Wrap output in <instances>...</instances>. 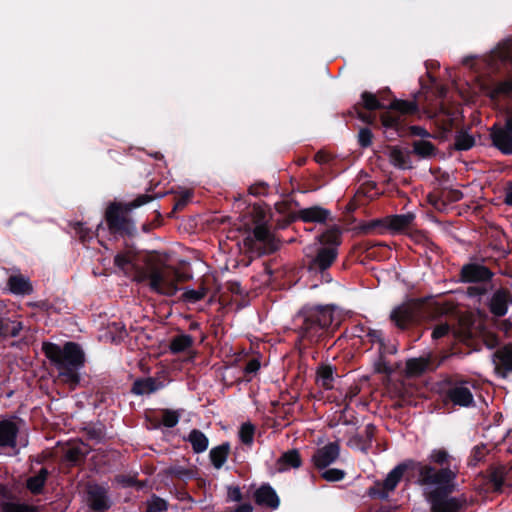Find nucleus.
I'll return each mask as SVG.
<instances>
[{
  "label": "nucleus",
  "mask_w": 512,
  "mask_h": 512,
  "mask_svg": "<svg viewBox=\"0 0 512 512\" xmlns=\"http://www.w3.org/2000/svg\"><path fill=\"white\" fill-rule=\"evenodd\" d=\"M368 337L371 339L372 342H378L382 344L383 338L382 332L380 330H371L368 333Z\"/></svg>",
  "instance_id": "8fccbe9b"
},
{
  "label": "nucleus",
  "mask_w": 512,
  "mask_h": 512,
  "mask_svg": "<svg viewBox=\"0 0 512 512\" xmlns=\"http://www.w3.org/2000/svg\"><path fill=\"white\" fill-rule=\"evenodd\" d=\"M329 212L321 207H310L299 212V218L304 222H325Z\"/></svg>",
  "instance_id": "aec40b11"
},
{
  "label": "nucleus",
  "mask_w": 512,
  "mask_h": 512,
  "mask_svg": "<svg viewBox=\"0 0 512 512\" xmlns=\"http://www.w3.org/2000/svg\"><path fill=\"white\" fill-rule=\"evenodd\" d=\"M428 460L430 463L443 466L442 468H450L458 472L456 466L451 467V460H453V457L444 448L433 449L428 456Z\"/></svg>",
  "instance_id": "412c9836"
},
{
  "label": "nucleus",
  "mask_w": 512,
  "mask_h": 512,
  "mask_svg": "<svg viewBox=\"0 0 512 512\" xmlns=\"http://www.w3.org/2000/svg\"><path fill=\"white\" fill-rule=\"evenodd\" d=\"M194 452L202 453L208 448V438L199 430H192L188 436Z\"/></svg>",
  "instance_id": "393cba45"
},
{
  "label": "nucleus",
  "mask_w": 512,
  "mask_h": 512,
  "mask_svg": "<svg viewBox=\"0 0 512 512\" xmlns=\"http://www.w3.org/2000/svg\"><path fill=\"white\" fill-rule=\"evenodd\" d=\"M255 500L259 505H265L272 509L279 506V498L270 486H261L255 493Z\"/></svg>",
  "instance_id": "a211bd4d"
},
{
  "label": "nucleus",
  "mask_w": 512,
  "mask_h": 512,
  "mask_svg": "<svg viewBox=\"0 0 512 512\" xmlns=\"http://www.w3.org/2000/svg\"><path fill=\"white\" fill-rule=\"evenodd\" d=\"M167 509L166 502L158 497H153L148 502L147 512H164Z\"/></svg>",
  "instance_id": "79ce46f5"
},
{
  "label": "nucleus",
  "mask_w": 512,
  "mask_h": 512,
  "mask_svg": "<svg viewBox=\"0 0 512 512\" xmlns=\"http://www.w3.org/2000/svg\"><path fill=\"white\" fill-rule=\"evenodd\" d=\"M389 159L396 167L402 169L410 167L407 153L399 148L394 147L389 150Z\"/></svg>",
  "instance_id": "bb28decb"
},
{
  "label": "nucleus",
  "mask_w": 512,
  "mask_h": 512,
  "mask_svg": "<svg viewBox=\"0 0 512 512\" xmlns=\"http://www.w3.org/2000/svg\"><path fill=\"white\" fill-rule=\"evenodd\" d=\"M420 462L408 461L403 464L396 466L393 470H391L387 477L384 480L383 486L387 491H392L395 489L400 479L402 478L405 470L410 469L413 471V476L417 479V470L413 467L412 464H419Z\"/></svg>",
  "instance_id": "ddd939ff"
},
{
  "label": "nucleus",
  "mask_w": 512,
  "mask_h": 512,
  "mask_svg": "<svg viewBox=\"0 0 512 512\" xmlns=\"http://www.w3.org/2000/svg\"><path fill=\"white\" fill-rule=\"evenodd\" d=\"M119 210L120 208L116 204L110 205L107 209L106 219L111 227H119L121 225V221L118 216Z\"/></svg>",
  "instance_id": "58836bf2"
},
{
  "label": "nucleus",
  "mask_w": 512,
  "mask_h": 512,
  "mask_svg": "<svg viewBox=\"0 0 512 512\" xmlns=\"http://www.w3.org/2000/svg\"><path fill=\"white\" fill-rule=\"evenodd\" d=\"M255 428L251 423H244L239 430V437L244 444H251L254 438Z\"/></svg>",
  "instance_id": "4c0bfd02"
},
{
  "label": "nucleus",
  "mask_w": 512,
  "mask_h": 512,
  "mask_svg": "<svg viewBox=\"0 0 512 512\" xmlns=\"http://www.w3.org/2000/svg\"><path fill=\"white\" fill-rule=\"evenodd\" d=\"M301 463L302 461L299 452L293 449L282 454L277 461V469L278 471L283 472L290 468H298L301 466Z\"/></svg>",
  "instance_id": "6ab92c4d"
},
{
  "label": "nucleus",
  "mask_w": 512,
  "mask_h": 512,
  "mask_svg": "<svg viewBox=\"0 0 512 512\" xmlns=\"http://www.w3.org/2000/svg\"><path fill=\"white\" fill-rule=\"evenodd\" d=\"M229 447L228 445H221L213 448L210 451V459L215 468L219 469L227 460Z\"/></svg>",
  "instance_id": "c85d7f7f"
},
{
  "label": "nucleus",
  "mask_w": 512,
  "mask_h": 512,
  "mask_svg": "<svg viewBox=\"0 0 512 512\" xmlns=\"http://www.w3.org/2000/svg\"><path fill=\"white\" fill-rule=\"evenodd\" d=\"M141 279L148 281L152 291L173 296L178 291V282L184 281L186 277L170 266L151 263L143 272Z\"/></svg>",
  "instance_id": "7ed1b4c3"
},
{
  "label": "nucleus",
  "mask_w": 512,
  "mask_h": 512,
  "mask_svg": "<svg viewBox=\"0 0 512 512\" xmlns=\"http://www.w3.org/2000/svg\"><path fill=\"white\" fill-rule=\"evenodd\" d=\"M376 370H377L378 372H386V371H387V369H386L385 367H384V368H381L380 366H378V367L376 368Z\"/></svg>",
  "instance_id": "052dcab7"
},
{
  "label": "nucleus",
  "mask_w": 512,
  "mask_h": 512,
  "mask_svg": "<svg viewBox=\"0 0 512 512\" xmlns=\"http://www.w3.org/2000/svg\"><path fill=\"white\" fill-rule=\"evenodd\" d=\"M46 357L57 368L59 376L73 386L79 383V369L84 364V354L80 347L72 342L60 347L54 343H43Z\"/></svg>",
  "instance_id": "f03ea898"
},
{
  "label": "nucleus",
  "mask_w": 512,
  "mask_h": 512,
  "mask_svg": "<svg viewBox=\"0 0 512 512\" xmlns=\"http://www.w3.org/2000/svg\"><path fill=\"white\" fill-rule=\"evenodd\" d=\"M414 151L421 157H430L435 153V147L431 142L421 140L414 143Z\"/></svg>",
  "instance_id": "c9c22d12"
},
{
  "label": "nucleus",
  "mask_w": 512,
  "mask_h": 512,
  "mask_svg": "<svg viewBox=\"0 0 512 512\" xmlns=\"http://www.w3.org/2000/svg\"><path fill=\"white\" fill-rule=\"evenodd\" d=\"M419 305L414 302L404 303L391 312V320L401 329L412 323L417 315Z\"/></svg>",
  "instance_id": "6e6552de"
},
{
  "label": "nucleus",
  "mask_w": 512,
  "mask_h": 512,
  "mask_svg": "<svg viewBox=\"0 0 512 512\" xmlns=\"http://www.w3.org/2000/svg\"><path fill=\"white\" fill-rule=\"evenodd\" d=\"M47 476V471L41 469L39 474L33 476L27 480V487L33 493H38L43 487Z\"/></svg>",
  "instance_id": "473e14b6"
},
{
  "label": "nucleus",
  "mask_w": 512,
  "mask_h": 512,
  "mask_svg": "<svg viewBox=\"0 0 512 512\" xmlns=\"http://www.w3.org/2000/svg\"><path fill=\"white\" fill-rule=\"evenodd\" d=\"M503 127L512 132V110L507 113L506 123Z\"/></svg>",
  "instance_id": "6e6d98bb"
},
{
  "label": "nucleus",
  "mask_w": 512,
  "mask_h": 512,
  "mask_svg": "<svg viewBox=\"0 0 512 512\" xmlns=\"http://www.w3.org/2000/svg\"><path fill=\"white\" fill-rule=\"evenodd\" d=\"M511 304L512 297L507 291H496L490 300V310L496 316H503Z\"/></svg>",
  "instance_id": "2eb2a0df"
},
{
  "label": "nucleus",
  "mask_w": 512,
  "mask_h": 512,
  "mask_svg": "<svg viewBox=\"0 0 512 512\" xmlns=\"http://www.w3.org/2000/svg\"><path fill=\"white\" fill-rule=\"evenodd\" d=\"M330 366H322L317 370V382L325 389L333 387L334 375Z\"/></svg>",
  "instance_id": "cd10ccee"
},
{
  "label": "nucleus",
  "mask_w": 512,
  "mask_h": 512,
  "mask_svg": "<svg viewBox=\"0 0 512 512\" xmlns=\"http://www.w3.org/2000/svg\"><path fill=\"white\" fill-rule=\"evenodd\" d=\"M149 200H150L149 196L140 197L137 200H135L134 206H136V207L141 206V205L147 203Z\"/></svg>",
  "instance_id": "4d7b16f0"
},
{
  "label": "nucleus",
  "mask_w": 512,
  "mask_h": 512,
  "mask_svg": "<svg viewBox=\"0 0 512 512\" xmlns=\"http://www.w3.org/2000/svg\"><path fill=\"white\" fill-rule=\"evenodd\" d=\"M339 453L340 448L337 443H328L315 452L312 461L317 468L323 469L332 464L339 457Z\"/></svg>",
  "instance_id": "1a4fd4ad"
},
{
  "label": "nucleus",
  "mask_w": 512,
  "mask_h": 512,
  "mask_svg": "<svg viewBox=\"0 0 512 512\" xmlns=\"http://www.w3.org/2000/svg\"><path fill=\"white\" fill-rule=\"evenodd\" d=\"M18 427L12 420H3L0 422V446L14 447L16 444V435Z\"/></svg>",
  "instance_id": "f3484780"
},
{
  "label": "nucleus",
  "mask_w": 512,
  "mask_h": 512,
  "mask_svg": "<svg viewBox=\"0 0 512 512\" xmlns=\"http://www.w3.org/2000/svg\"><path fill=\"white\" fill-rule=\"evenodd\" d=\"M492 53L493 57H497L503 61L512 60V39H508L499 44Z\"/></svg>",
  "instance_id": "2f4dec72"
},
{
  "label": "nucleus",
  "mask_w": 512,
  "mask_h": 512,
  "mask_svg": "<svg viewBox=\"0 0 512 512\" xmlns=\"http://www.w3.org/2000/svg\"><path fill=\"white\" fill-rule=\"evenodd\" d=\"M446 400L453 405L468 407L473 404L474 397L471 391V385L468 382H459L453 384L446 393Z\"/></svg>",
  "instance_id": "0eeeda50"
},
{
  "label": "nucleus",
  "mask_w": 512,
  "mask_h": 512,
  "mask_svg": "<svg viewBox=\"0 0 512 512\" xmlns=\"http://www.w3.org/2000/svg\"><path fill=\"white\" fill-rule=\"evenodd\" d=\"M362 101L364 104V107L368 110H375L380 108V103L377 100L376 96L369 92H364L362 94Z\"/></svg>",
  "instance_id": "a19ab883"
},
{
  "label": "nucleus",
  "mask_w": 512,
  "mask_h": 512,
  "mask_svg": "<svg viewBox=\"0 0 512 512\" xmlns=\"http://www.w3.org/2000/svg\"><path fill=\"white\" fill-rule=\"evenodd\" d=\"M414 219L415 215L410 212L402 215H392L383 220V225L392 233H402L412 227Z\"/></svg>",
  "instance_id": "9b49d317"
},
{
  "label": "nucleus",
  "mask_w": 512,
  "mask_h": 512,
  "mask_svg": "<svg viewBox=\"0 0 512 512\" xmlns=\"http://www.w3.org/2000/svg\"><path fill=\"white\" fill-rule=\"evenodd\" d=\"M491 272L483 265L467 264L461 270V277L465 282H481L491 278Z\"/></svg>",
  "instance_id": "4468645a"
},
{
  "label": "nucleus",
  "mask_w": 512,
  "mask_h": 512,
  "mask_svg": "<svg viewBox=\"0 0 512 512\" xmlns=\"http://www.w3.org/2000/svg\"><path fill=\"white\" fill-rule=\"evenodd\" d=\"M486 93L491 99L512 95V80H506L487 87Z\"/></svg>",
  "instance_id": "5701e85b"
},
{
  "label": "nucleus",
  "mask_w": 512,
  "mask_h": 512,
  "mask_svg": "<svg viewBox=\"0 0 512 512\" xmlns=\"http://www.w3.org/2000/svg\"><path fill=\"white\" fill-rule=\"evenodd\" d=\"M193 338L188 334H180L175 336L170 342V350L173 353L184 352L193 344Z\"/></svg>",
  "instance_id": "a878e982"
},
{
  "label": "nucleus",
  "mask_w": 512,
  "mask_h": 512,
  "mask_svg": "<svg viewBox=\"0 0 512 512\" xmlns=\"http://www.w3.org/2000/svg\"><path fill=\"white\" fill-rule=\"evenodd\" d=\"M345 472L340 469H328L322 473V477L327 481H340L344 478Z\"/></svg>",
  "instance_id": "37998d69"
},
{
  "label": "nucleus",
  "mask_w": 512,
  "mask_h": 512,
  "mask_svg": "<svg viewBox=\"0 0 512 512\" xmlns=\"http://www.w3.org/2000/svg\"><path fill=\"white\" fill-rule=\"evenodd\" d=\"M259 368H260L259 362L255 359H253L247 363V365L245 367V371L247 373H254V372L258 371Z\"/></svg>",
  "instance_id": "603ef678"
},
{
  "label": "nucleus",
  "mask_w": 512,
  "mask_h": 512,
  "mask_svg": "<svg viewBox=\"0 0 512 512\" xmlns=\"http://www.w3.org/2000/svg\"><path fill=\"white\" fill-rule=\"evenodd\" d=\"M428 366V362L424 358H413L406 363V372L410 376L421 374Z\"/></svg>",
  "instance_id": "c756f323"
},
{
  "label": "nucleus",
  "mask_w": 512,
  "mask_h": 512,
  "mask_svg": "<svg viewBox=\"0 0 512 512\" xmlns=\"http://www.w3.org/2000/svg\"><path fill=\"white\" fill-rule=\"evenodd\" d=\"M245 245L251 250L263 254L271 253L278 248V242L273 233L264 224H259L254 228L253 232L246 237Z\"/></svg>",
  "instance_id": "423d86ee"
},
{
  "label": "nucleus",
  "mask_w": 512,
  "mask_h": 512,
  "mask_svg": "<svg viewBox=\"0 0 512 512\" xmlns=\"http://www.w3.org/2000/svg\"><path fill=\"white\" fill-rule=\"evenodd\" d=\"M359 117L364 122H368V123L371 122V118L369 116H366V115H363V114H359Z\"/></svg>",
  "instance_id": "bf43d9fd"
},
{
  "label": "nucleus",
  "mask_w": 512,
  "mask_h": 512,
  "mask_svg": "<svg viewBox=\"0 0 512 512\" xmlns=\"http://www.w3.org/2000/svg\"><path fill=\"white\" fill-rule=\"evenodd\" d=\"M68 458L72 459V452H69Z\"/></svg>",
  "instance_id": "e2e57ef3"
},
{
  "label": "nucleus",
  "mask_w": 512,
  "mask_h": 512,
  "mask_svg": "<svg viewBox=\"0 0 512 512\" xmlns=\"http://www.w3.org/2000/svg\"><path fill=\"white\" fill-rule=\"evenodd\" d=\"M1 510L2 512H37L34 507L18 502L3 503Z\"/></svg>",
  "instance_id": "f704fd0d"
},
{
  "label": "nucleus",
  "mask_w": 512,
  "mask_h": 512,
  "mask_svg": "<svg viewBox=\"0 0 512 512\" xmlns=\"http://www.w3.org/2000/svg\"><path fill=\"white\" fill-rule=\"evenodd\" d=\"M417 470V485L431 505V512H458L463 502L447 494L455 488L457 471L450 468L436 470L430 464H412Z\"/></svg>",
  "instance_id": "f257e3e1"
},
{
  "label": "nucleus",
  "mask_w": 512,
  "mask_h": 512,
  "mask_svg": "<svg viewBox=\"0 0 512 512\" xmlns=\"http://www.w3.org/2000/svg\"><path fill=\"white\" fill-rule=\"evenodd\" d=\"M321 247L312 260V266L320 270L329 268L335 261L340 245V233L337 229H330L318 237Z\"/></svg>",
  "instance_id": "39448f33"
},
{
  "label": "nucleus",
  "mask_w": 512,
  "mask_h": 512,
  "mask_svg": "<svg viewBox=\"0 0 512 512\" xmlns=\"http://www.w3.org/2000/svg\"><path fill=\"white\" fill-rule=\"evenodd\" d=\"M228 498L232 501H239L241 499V491L238 487L228 488Z\"/></svg>",
  "instance_id": "09e8293b"
},
{
  "label": "nucleus",
  "mask_w": 512,
  "mask_h": 512,
  "mask_svg": "<svg viewBox=\"0 0 512 512\" xmlns=\"http://www.w3.org/2000/svg\"><path fill=\"white\" fill-rule=\"evenodd\" d=\"M505 202L512 205V183L506 189Z\"/></svg>",
  "instance_id": "5fc2aeb1"
},
{
  "label": "nucleus",
  "mask_w": 512,
  "mask_h": 512,
  "mask_svg": "<svg viewBox=\"0 0 512 512\" xmlns=\"http://www.w3.org/2000/svg\"><path fill=\"white\" fill-rule=\"evenodd\" d=\"M159 389L155 380L152 378H145L136 380L132 387V392L136 395L151 394Z\"/></svg>",
  "instance_id": "b1692460"
},
{
  "label": "nucleus",
  "mask_w": 512,
  "mask_h": 512,
  "mask_svg": "<svg viewBox=\"0 0 512 512\" xmlns=\"http://www.w3.org/2000/svg\"><path fill=\"white\" fill-rule=\"evenodd\" d=\"M358 140L362 147L370 146L372 142V133L369 129L363 128L358 133Z\"/></svg>",
  "instance_id": "a18cd8bd"
},
{
  "label": "nucleus",
  "mask_w": 512,
  "mask_h": 512,
  "mask_svg": "<svg viewBox=\"0 0 512 512\" xmlns=\"http://www.w3.org/2000/svg\"><path fill=\"white\" fill-rule=\"evenodd\" d=\"M9 289L14 294H29L32 286L29 280L22 276H11L8 281Z\"/></svg>",
  "instance_id": "4be33fe9"
},
{
  "label": "nucleus",
  "mask_w": 512,
  "mask_h": 512,
  "mask_svg": "<svg viewBox=\"0 0 512 512\" xmlns=\"http://www.w3.org/2000/svg\"><path fill=\"white\" fill-rule=\"evenodd\" d=\"M492 481L494 482V485H495L496 488H499L503 484V482H504L502 476L499 475L498 472H494L493 473Z\"/></svg>",
  "instance_id": "864d4df0"
},
{
  "label": "nucleus",
  "mask_w": 512,
  "mask_h": 512,
  "mask_svg": "<svg viewBox=\"0 0 512 512\" xmlns=\"http://www.w3.org/2000/svg\"><path fill=\"white\" fill-rule=\"evenodd\" d=\"M496 371L502 377L512 372V347H504L495 354Z\"/></svg>",
  "instance_id": "dca6fc26"
},
{
  "label": "nucleus",
  "mask_w": 512,
  "mask_h": 512,
  "mask_svg": "<svg viewBox=\"0 0 512 512\" xmlns=\"http://www.w3.org/2000/svg\"><path fill=\"white\" fill-rule=\"evenodd\" d=\"M133 258L131 252L119 253L115 256L114 262L119 269L127 272L132 267Z\"/></svg>",
  "instance_id": "e433bc0d"
},
{
  "label": "nucleus",
  "mask_w": 512,
  "mask_h": 512,
  "mask_svg": "<svg viewBox=\"0 0 512 512\" xmlns=\"http://www.w3.org/2000/svg\"><path fill=\"white\" fill-rule=\"evenodd\" d=\"M381 120H382V124L385 126V127H394L397 125L398 123V119L391 116L390 114L388 113H385L381 116Z\"/></svg>",
  "instance_id": "de8ad7c7"
},
{
  "label": "nucleus",
  "mask_w": 512,
  "mask_h": 512,
  "mask_svg": "<svg viewBox=\"0 0 512 512\" xmlns=\"http://www.w3.org/2000/svg\"><path fill=\"white\" fill-rule=\"evenodd\" d=\"M179 421V416L174 411H165L162 416V423L164 426L172 428Z\"/></svg>",
  "instance_id": "c03bdc74"
},
{
  "label": "nucleus",
  "mask_w": 512,
  "mask_h": 512,
  "mask_svg": "<svg viewBox=\"0 0 512 512\" xmlns=\"http://www.w3.org/2000/svg\"><path fill=\"white\" fill-rule=\"evenodd\" d=\"M491 138L495 147L504 154H512V132L503 126L494 125Z\"/></svg>",
  "instance_id": "9d476101"
},
{
  "label": "nucleus",
  "mask_w": 512,
  "mask_h": 512,
  "mask_svg": "<svg viewBox=\"0 0 512 512\" xmlns=\"http://www.w3.org/2000/svg\"><path fill=\"white\" fill-rule=\"evenodd\" d=\"M443 129H444V130H448V129H449V126H446V125H445V126L443 127Z\"/></svg>",
  "instance_id": "680f3d73"
},
{
  "label": "nucleus",
  "mask_w": 512,
  "mask_h": 512,
  "mask_svg": "<svg viewBox=\"0 0 512 512\" xmlns=\"http://www.w3.org/2000/svg\"><path fill=\"white\" fill-rule=\"evenodd\" d=\"M449 332H450V326L447 323H440L434 328V330L432 332V338L440 339V338L446 336Z\"/></svg>",
  "instance_id": "49530a36"
},
{
  "label": "nucleus",
  "mask_w": 512,
  "mask_h": 512,
  "mask_svg": "<svg viewBox=\"0 0 512 512\" xmlns=\"http://www.w3.org/2000/svg\"><path fill=\"white\" fill-rule=\"evenodd\" d=\"M87 502L94 512H103L110 506L105 489L97 485L89 487Z\"/></svg>",
  "instance_id": "f8f14e48"
},
{
  "label": "nucleus",
  "mask_w": 512,
  "mask_h": 512,
  "mask_svg": "<svg viewBox=\"0 0 512 512\" xmlns=\"http://www.w3.org/2000/svg\"><path fill=\"white\" fill-rule=\"evenodd\" d=\"M483 454H484V449L483 448L476 447L474 449V455L477 458V460H480V458L483 456Z\"/></svg>",
  "instance_id": "13d9d810"
},
{
  "label": "nucleus",
  "mask_w": 512,
  "mask_h": 512,
  "mask_svg": "<svg viewBox=\"0 0 512 512\" xmlns=\"http://www.w3.org/2000/svg\"><path fill=\"white\" fill-rule=\"evenodd\" d=\"M475 144V138L467 131L462 130L456 135L455 147L458 150H468Z\"/></svg>",
  "instance_id": "7c9ffc66"
},
{
  "label": "nucleus",
  "mask_w": 512,
  "mask_h": 512,
  "mask_svg": "<svg viewBox=\"0 0 512 512\" xmlns=\"http://www.w3.org/2000/svg\"><path fill=\"white\" fill-rule=\"evenodd\" d=\"M299 318L302 320L301 336L313 341L322 329L333 323V309L330 306L305 308Z\"/></svg>",
  "instance_id": "20e7f679"
},
{
  "label": "nucleus",
  "mask_w": 512,
  "mask_h": 512,
  "mask_svg": "<svg viewBox=\"0 0 512 512\" xmlns=\"http://www.w3.org/2000/svg\"><path fill=\"white\" fill-rule=\"evenodd\" d=\"M410 130H411L412 134L417 135V136H421L424 138L430 136V134L423 127H420V126H412L410 128Z\"/></svg>",
  "instance_id": "3c124183"
},
{
  "label": "nucleus",
  "mask_w": 512,
  "mask_h": 512,
  "mask_svg": "<svg viewBox=\"0 0 512 512\" xmlns=\"http://www.w3.org/2000/svg\"><path fill=\"white\" fill-rule=\"evenodd\" d=\"M390 108L399 111L401 114H413L417 111V105L412 101L395 100L390 104Z\"/></svg>",
  "instance_id": "72a5a7b5"
},
{
  "label": "nucleus",
  "mask_w": 512,
  "mask_h": 512,
  "mask_svg": "<svg viewBox=\"0 0 512 512\" xmlns=\"http://www.w3.org/2000/svg\"><path fill=\"white\" fill-rule=\"evenodd\" d=\"M206 294V290L204 288H200V289H185L184 290V293H183V299L185 301H188V302H191V303H195L201 299L204 298Z\"/></svg>",
  "instance_id": "ea45409f"
}]
</instances>
